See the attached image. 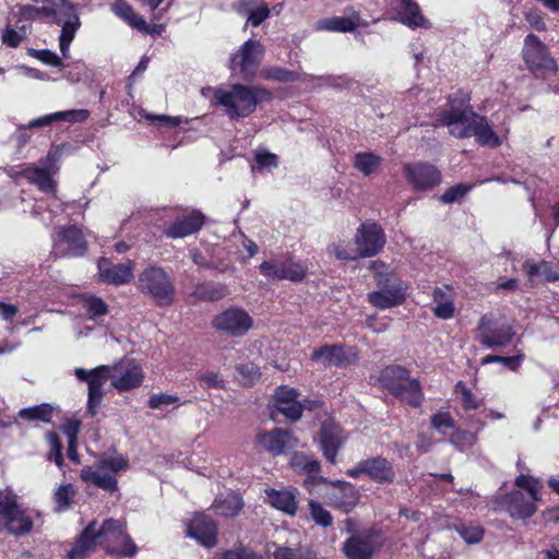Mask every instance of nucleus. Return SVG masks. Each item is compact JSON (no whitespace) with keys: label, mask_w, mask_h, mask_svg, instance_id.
Segmentation results:
<instances>
[{"label":"nucleus","mask_w":559,"mask_h":559,"mask_svg":"<svg viewBox=\"0 0 559 559\" xmlns=\"http://www.w3.org/2000/svg\"><path fill=\"white\" fill-rule=\"evenodd\" d=\"M438 121L448 128L452 136L459 139L474 136L478 144L489 147H497L502 143L487 119L473 111L466 94L460 93L450 97Z\"/></svg>","instance_id":"1"},{"label":"nucleus","mask_w":559,"mask_h":559,"mask_svg":"<svg viewBox=\"0 0 559 559\" xmlns=\"http://www.w3.org/2000/svg\"><path fill=\"white\" fill-rule=\"evenodd\" d=\"M103 547L107 552L131 557L136 552V546L126 533L121 521L108 519L102 524L91 522L81 533L73 547L68 551V559H85Z\"/></svg>","instance_id":"2"},{"label":"nucleus","mask_w":559,"mask_h":559,"mask_svg":"<svg viewBox=\"0 0 559 559\" xmlns=\"http://www.w3.org/2000/svg\"><path fill=\"white\" fill-rule=\"evenodd\" d=\"M203 97L211 104L221 107L230 120L242 119L254 112L260 99L267 95L264 90L242 84L212 87L201 90Z\"/></svg>","instance_id":"3"},{"label":"nucleus","mask_w":559,"mask_h":559,"mask_svg":"<svg viewBox=\"0 0 559 559\" xmlns=\"http://www.w3.org/2000/svg\"><path fill=\"white\" fill-rule=\"evenodd\" d=\"M376 288L368 293L367 300L373 307L385 310L401 306L407 296L408 285L382 261L370 263Z\"/></svg>","instance_id":"4"},{"label":"nucleus","mask_w":559,"mask_h":559,"mask_svg":"<svg viewBox=\"0 0 559 559\" xmlns=\"http://www.w3.org/2000/svg\"><path fill=\"white\" fill-rule=\"evenodd\" d=\"M379 382L392 395L414 407L419 406L424 399L419 381L411 378L408 370L402 366L385 367Z\"/></svg>","instance_id":"5"},{"label":"nucleus","mask_w":559,"mask_h":559,"mask_svg":"<svg viewBox=\"0 0 559 559\" xmlns=\"http://www.w3.org/2000/svg\"><path fill=\"white\" fill-rule=\"evenodd\" d=\"M519 490L506 496L502 506L515 519L531 518L535 511V503L540 499L542 484L531 476L521 475L515 479Z\"/></svg>","instance_id":"6"},{"label":"nucleus","mask_w":559,"mask_h":559,"mask_svg":"<svg viewBox=\"0 0 559 559\" xmlns=\"http://www.w3.org/2000/svg\"><path fill=\"white\" fill-rule=\"evenodd\" d=\"M128 459L117 452L104 453L96 466H85L81 471V478L84 483L94 485L108 491L117 489L116 474L128 468Z\"/></svg>","instance_id":"7"},{"label":"nucleus","mask_w":559,"mask_h":559,"mask_svg":"<svg viewBox=\"0 0 559 559\" xmlns=\"http://www.w3.org/2000/svg\"><path fill=\"white\" fill-rule=\"evenodd\" d=\"M46 20L62 26L59 36V48L63 58L70 56V45L80 26L74 7L67 0H48L46 2Z\"/></svg>","instance_id":"8"},{"label":"nucleus","mask_w":559,"mask_h":559,"mask_svg":"<svg viewBox=\"0 0 559 559\" xmlns=\"http://www.w3.org/2000/svg\"><path fill=\"white\" fill-rule=\"evenodd\" d=\"M138 288L157 306L167 307L175 300V286L170 276L159 266H147L138 278Z\"/></svg>","instance_id":"9"},{"label":"nucleus","mask_w":559,"mask_h":559,"mask_svg":"<svg viewBox=\"0 0 559 559\" xmlns=\"http://www.w3.org/2000/svg\"><path fill=\"white\" fill-rule=\"evenodd\" d=\"M522 58L527 70L538 79H546L558 71V63L548 47L534 34L525 37Z\"/></svg>","instance_id":"10"},{"label":"nucleus","mask_w":559,"mask_h":559,"mask_svg":"<svg viewBox=\"0 0 559 559\" xmlns=\"http://www.w3.org/2000/svg\"><path fill=\"white\" fill-rule=\"evenodd\" d=\"M59 159L57 150L49 151L44 167L29 165L23 167L21 170L10 169L8 175L10 178L16 180L20 177L25 178L29 183L38 187L39 190L46 193H53L56 191V182L52 179L51 168Z\"/></svg>","instance_id":"11"},{"label":"nucleus","mask_w":559,"mask_h":559,"mask_svg":"<svg viewBox=\"0 0 559 559\" xmlns=\"http://www.w3.org/2000/svg\"><path fill=\"white\" fill-rule=\"evenodd\" d=\"M74 374L88 385L87 412L94 416L103 400L104 385L111 381L110 366L103 365L91 370L75 368Z\"/></svg>","instance_id":"12"},{"label":"nucleus","mask_w":559,"mask_h":559,"mask_svg":"<svg viewBox=\"0 0 559 559\" xmlns=\"http://www.w3.org/2000/svg\"><path fill=\"white\" fill-rule=\"evenodd\" d=\"M212 326L224 335L241 337L252 329L253 319L245 309L229 307L213 318Z\"/></svg>","instance_id":"13"},{"label":"nucleus","mask_w":559,"mask_h":559,"mask_svg":"<svg viewBox=\"0 0 559 559\" xmlns=\"http://www.w3.org/2000/svg\"><path fill=\"white\" fill-rule=\"evenodd\" d=\"M263 47L258 40L245 41L237 52L230 57V69L239 72L243 80H251L260 66Z\"/></svg>","instance_id":"14"},{"label":"nucleus","mask_w":559,"mask_h":559,"mask_svg":"<svg viewBox=\"0 0 559 559\" xmlns=\"http://www.w3.org/2000/svg\"><path fill=\"white\" fill-rule=\"evenodd\" d=\"M260 273L270 282H300L306 276V266L293 259H271L259 265Z\"/></svg>","instance_id":"15"},{"label":"nucleus","mask_w":559,"mask_h":559,"mask_svg":"<svg viewBox=\"0 0 559 559\" xmlns=\"http://www.w3.org/2000/svg\"><path fill=\"white\" fill-rule=\"evenodd\" d=\"M385 235L380 225L367 221L362 223L355 234V243L361 258H370L380 252L385 245Z\"/></svg>","instance_id":"16"},{"label":"nucleus","mask_w":559,"mask_h":559,"mask_svg":"<svg viewBox=\"0 0 559 559\" xmlns=\"http://www.w3.org/2000/svg\"><path fill=\"white\" fill-rule=\"evenodd\" d=\"M346 441V433L334 420L329 419L322 423L319 444L326 461L335 463L337 453Z\"/></svg>","instance_id":"17"},{"label":"nucleus","mask_w":559,"mask_h":559,"mask_svg":"<svg viewBox=\"0 0 559 559\" xmlns=\"http://www.w3.org/2000/svg\"><path fill=\"white\" fill-rule=\"evenodd\" d=\"M86 250V241L76 227L60 229L53 238V253L57 257H78Z\"/></svg>","instance_id":"18"},{"label":"nucleus","mask_w":559,"mask_h":559,"mask_svg":"<svg viewBox=\"0 0 559 559\" xmlns=\"http://www.w3.org/2000/svg\"><path fill=\"white\" fill-rule=\"evenodd\" d=\"M111 385L118 391H128L139 386L143 380L141 367L132 360H122L110 366Z\"/></svg>","instance_id":"19"},{"label":"nucleus","mask_w":559,"mask_h":559,"mask_svg":"<svg viewBox=\"0 0 559 559\" xmlns=\"http://www.w3.org/2000/svg\"><path fill=\"white\" fill-rule=\"evenodd\" d=\"M97 267L100 282L108 285L120 286L129 283L133 278L135 263L128 260L124 263L114 264L110 260L102 258L97 263Z\"/></svg>","instance_id":"20"},{"label":"nucleus","mask_w":559,"mask_h":559,"mask_svg":"<svg viewBox=\"0 0 559 559\" xmlns=\"http://www.w3.org/2000/svg\"><path fill=\"white\" fill-rule=\"evenodd\" d=\"M347 559H370L376 549V534L371 530H362L353 534L343 544Z\"/></svg>","instance_id":"21"},{"label":"nucleus","mask_w":559,"mask_h":559,"mask_svg":"<svg viewBox=\"0 0 559 559\" xmlns=\"http://www.w3.org/2000/svg\"><path fill=\"white\" fill-rule=\"evenodd\" d=\"M404 174L407 181L416 190L430 189L441 181L440 171L430 164H407L404 166Z\"/></svg>","instance_id":"22"},{"label":"nucleus","mask_w":559,"mask_h":559,"mask_svg":"<svg viewBox=\"0 0 559 559\" xmlns=\"http://www.w3.org/2000/svg\"><path fill=\"white\" fill-rule=\"evenodd\" d=\"M311 359L324 367L345 366L357 360L356 352H346L341 345H324L314 349Z\"/></svg>","instance_id":"23"},{"label":"nucleus","mask_w":559,"mask_h":559,"mask_svg":"<svg viewBox=\"0 0 559 559\" xmlns=\"http://www.w3.org/2000/svg\"><path fill=\"white\" fill-rule=\"evenodd\" d=\"M187 534L197 539L201 545L211 548L217 543L216 523L203 513H198L188 525Z\"/></svg>","instance_id":"24"},{"label":"nucleus","mask_w":559,"mask_h":559,"mask_svg":"<svg viewBox=\"0 0 559 559\" xmlns=\"http://www.w3.org/2000/svg\"><path fill=\"white\" fill-rule=\"evenodd\" d=\"M480 343L488 347H502L510 343L514 332L508 324L492 326L487 317H483L479 323Z\"/></svg>","instance_id":"25"},{"label":"nucleus","mask_w":559,"mask_h":559,"mask_svg":"<svg viewBox=\"0 0 559 559\" xmlns=\"http://www.w3.org/2000/svg\"><path fill=\"white\" fill-rule=\"evenodd\" d=\"M258 443L272 455H280L297 445V439L287 430L274 429L258 435Z\"/></svg>","instance_id":"26"},{"label":"nucleus","mask_w":559,"mask_h":559,"mask_svg":"<svg viewBox=\"0 0 559 559\" xmlns=\"http://www.w3.org/2000/svg\"><path fill=\"white\" fill-rule=\"evenodd\" d=\"M334 489L328 495L329 503L342 510L345 513L350 512L359 501V492L352 484L347 481L330 483Z\"/></svg>","instance_id":"27"},{"label":"nucleus","mask_w":559,"mask_h":559,"mask_svg":"<svg viewBox=\"0 0 559 559\" xmlns=\"http://www.w3.org/2000/svg\"><path fill=\"white\" fill-rule=\"evenodd\" d=\"M391 5L397 14V19L411 28L429 27V22L420 12L419 5L414 0H391Z\"/></svg>","instance_id":"28"},{"label":"nucleus","mask_w":559,"mask_h":559,"mask_svg":"<svg viewBox=\"0 0 559 559\" xmlns=\"http://www.w3.org/2000/svg\"><path fill=\"white\" fill-rule=\"evenodd\" d=\"M204 224V216L199 211H192L188 215L178 217L165 230L168 238H183L201 229Z\"/></svg>","instance_id":"29"},{"label":"nucleus","mask_w":559,"mask_h":559,"mask_svg":"<svg viewBox=\"0 0 559 559\" xmlns=\"http://www.w3.org/2000/svg\"><path fill=\"white\" fill-rule=\"evenodd\" d=\"M523 272L528 277V282L534 286L537 282H555L559 280V270H554L547 261L525 260Z\"/></svg>","instance_id":"30"},{"label":"nucleus","mask_w":559,"mask_h":559,"mask_svg":"<svg viewBox=\"0 0 559 559\" xmlns=\"http://www.w3.org/2000/svg\"><path fill=\"white\" fill-rule=\"evenodd\" d=\"M267 502L275 509L281 510L289 515H295L297 511V490H275L265 489Z\"/></svg>","instance_id":"31"},{"label":"nucleus","mask_w":559,"mask_h":559,"mask_svg":"<svg viewBox=\"0 0 559 559\" xmlns=\"http://www.w3.org/2000/svg\"><path fill=\"white\" fill-rule=\"evenodd\" d=\"M359 26V17L358 15L353 16H331L319 20L316 23L314 28L317 31L324 32H338V33H349L353 32Z\"/></svg>","instance_id":"32"},{"label":"nucleus","mask_w":559,"mask_h":559,"mask_svg":"<svg viewBox=\"0 0 559 559\" xmlns=\"http://www.w3.org/2000/svg\"><path fill=\"white\" fill-rule=\"evenodd\" d=\"M366 475L378 483L393 481L395 474L388 460L377 456L365 460Z\"/></svg>","instance_id":"33"},{"label":"nucleus","mask_w":559,"mask_h":559,"mask_svg":"<svg viewBox=\"0 0 559 559\" xmlns=\"http://www.w3.org/2000/svg\"><path fill=\"white\" fill-rule=\"evenodd\" d=\"M112 12L128 23L131 27L140 32H148V25L145 20L140 16L133 8L124 0H117L111 4Z\"/></svg>","instance_id":"34"},{"label":"nucleus","mask_w":559,"mask_h":559,"mask_svg":"<svg viewBox=\"0 0 559 559\" xmlns=\"http://www.w3.org/2000/svg\"><path fill=\"white\" fill-rule=\"evenodd\" d=\"M433 300L436 307L433 313L443 320L451 319L454 314V305L452 299V289L448 286L438 287L433 290Z\"/></svg>","instance_id":"35"},{"label":"nucleus","mask_w":559,"mask_h":559,"mask_svg":"<svg viewBox=\"0 0 559 559\" xmlns=\"http://www.w3.org/2000/svg\"><path fill=\"white\" fill-rule=\"evenodd\" d=\"M2 521L7 530L14 535L26 534L33 527L31 518L17 506Z\"/></svg>","instance_id":"36"},{"label":"nucleus","mask_w":559,"mask_h":559,"mask_svg":"<svg viewBox=\"0 0 559 559\" xmlns=\"http://www.w3.org/2000/svg\"><path fill=\"white\" fill-rule=\"evenodd\" d=\"M212 507L217 515L235 516L242 509L243 502L237 492L229 491L216 499Z\"/></svg>","instance_id":"37"},{"label":"nucleus","mask_w":559,"mask_h":559,"mask_svg":"<svg viewBox=\"0 0 559 559\" xmlns=\"http://www.w3.org/2000/svg\"><path fill=\"white\" fill-rule=\"evenodd\" d=\"M328 253L337 260L355 261L361 258L357 245L349 240H338L328 247Z\"/></svg>","instance_id":"38"},{"label":"nucleus","mask_w":559,"mask_h":559,"mask_svg":"<svg viewBox=\"0 0 559 559\" xmlns=\"http://www.w3.org/2000/svg\"><path fill=\"white\" fill-rule=\"evenodd\" d=\"M382 157L372 152H359L354 156V167L364 176H371L378 171Z\"/></svg>","instance_id":"39"},{"label":"nucleus","mask_w":559,"mask_h":559,"mask_svg":"<svg viewBox=\"0 0 559 559\" xmlns=\"http://www.w3.org/2000/svg\"><path fill=\"white\" fill-rule=\"evenodd\" d=\"M76 490L71 484H61L55 488L52 500L55 503L53 510L56 512H64L72 506Z\"/></svg>","instance_id":"40"},{"label":"nucleus","mask_w":559,"mask_h":559,"mask_svg":"<svg viewBox=\"0 0 559 559\" xmlns=\"http://www.w3.org/2000/svg\"><path fill=\"white\" fill-rule=\"evenodd\" d=\"M227 294V288L222 284L204 283L199 284L192 296L199 300L215 301L224 298Z\"/></svg>","instance_id":"41"},{"label":"nucleus","mask_w":559,"mask_h":559,"mask_svg":"<svg viewBox=\"0 0 559 559\" xmlns=\"http://www.w3.org/2000/svg\"><path fill=\"white\" fill-rule=\"evenodd\" d=\"M49 9L46 8V3L40 7L34 5H14L11 10V16L16 20V22L24 21H35L46 19V11Z\"/></svg>","instance_id":"42"},{"label":"nucleus","mask_w":559,"mask_h":559,"mask_svg":"<svg viewBox=\"0 0 559 559\" xmlns=\"http://www.w3.org/2000/svg\"><path fill=\"white\" fill-rule=\"evenodd\" d=\"M455 532L466 544H477L484 537V530L480 525L472 522H460L453 526Z\"/></svg>","instance_id":"43"},{"label":"nucleus","mask_w":559,"mask_h":559,"mask_svg":"<svg viewBox=\"0 0 559 559\" xmlns=\"http://www.w3.org/2000/svg\"><path fill=\"white\" fill-rule=\"evenodd\" d=\"M52 407L48 404H41L33 407L22 408L19 417L26 420H40L48 423L51 419Z\"/></svg>","instance_id":"44"},{"label":"nucleus","mask_w":559,"mask_h":559,"mask_svg":"<svg viewBox=\"0 0 559 559\" xmlns=\"http://www.w3.org/2000/svg\"><path fill=\"white\" fill-rule=\"evenodd\" d=\"M290 465L298 472L318 473L320 471V463L312 455L305 453H295L292 456Z\"/></svg>","instance_id":"45"},{"label":"nucleus","mask_w":559,"mask_h":559,"mask_svg":"<svg viewBox=\"0 0 559 559\" xmlns=\"http://www.w3.org/2000/svg\"><path fill=\"white\" fill-rule=\"evenodd\" d=\"M310 518L312 521L321 527H330L333 524V516L322 504L316 500L308 502Z\"/></svg>","instance_id":"46"},{"label":"nucleus","mask_w":559,"mask_h":559,"mask_svg":"<svg viewBox=\"0 0 559 559\" xmlns=\"http://www.w3.org/2000/svg\"><path fill=\"white\" fill-rule=\"evenodd\" d=\"M274 559H317L316 555L309 549H293L285 546H278L276 544H274Z\"/></svg>","instance_id":"47"},{"label":"nucleus","mask_w":559,"mask_h":559,"mask_svg":"<svg viewBox=\"0 0 559 559\" xmlns=\"http://www.w3.org/2000/svg\"><path fill=\"white\" fill-rule=\"evenodd\" d=\"M476 441L477 435L466 430H455L450 437V442L460 451L472 448Z\"/></svg>","instance_id":"48"},{"label":"nucleus","mask_w":559,"mask_h":559,"mask_svg":"<svg viewBox=\"0 0 559 559\" xmlns=\"http://www.w3.org/2000/svg\"><path fill=\"white\" fill-rule=\"evenodd\" d=\"M56 121H66L69 123L84 122L90 117L87 109H70L64 111L53 112Z\"/></svg>","instance_id":"49"},{"label":"nucleus","mask_w":559,"mask_h":559,"mask_svg":"<svg viewBox=\"0 0 559 559\" xmlns=\"http://www.w3.org/2000/svg\"><path fill=\"white\" fill-rule=\"evenodd\" d=\"M257 168L260 170H271L278 165V157L264 148H259L254 154Z\"/></svg>","instance_id":"50"},{"label":"nucleus","mask_w":559,"mask_h":559,"mask_svg":"<svg viewBox=\"0 0 559 559\" xmlns=\"http://www.w3.org/2000/svg\"><path fill=\"white\" fill-rule=\"evenodd\" d=\"M275 406L280 413L290 420H298L305 407L297 400H292L290 402H277L275 403Z\"/></svg>","instance_id":"51"},{"label":"nucleus","mask_w":559,"mask_h":559,"mask_svg":"<svg viewBox=\"0 0 559 559\" xmlns=\"http://www.w3.org/2000/svg\"><path fill=\"white\" fill-rule=\"evenodd\" d=\"M26 36L25 26H21L19 31L7 26L1 33L2 43L11 48H16Z\"/></svg>","instance_id":"52"},{"label":"nucleus","mask_w":559,"mask_h":559,"mask_svg":"<svg viewBox=\"0 0 559 559\" xmlns=\"http://www.w3.org/2000/svg\"><path fill=\"white\" fill-rule=\"evenodd\" d=\"M47 215H41V221L45 225H49L53 222L55 216L64 211V204L62 201L53 193L47 199Z\"/></svg>","instance_id":"53"},{"label":"nucleus","mask_w":559,"mask_h":559,"mask_svg":"<svg viewBox=\"0 0 559 559\" xmlns=\"http://www.w3.org/2000/svg\"><path fill=\"white\" fill-rule=\"evenodd\" d=\"M214 559H262L252 549L239 546L234 549L226 550L219 557Z\"/></svg>","instance_id":"54"},{"label":"nucleus","mask_w":559,"mask_h":559,"mask_svg":"<svg viewBox=\"0 0 559 559\" xmlns=\"http://www.w3.org/2000/svg\"><path fill=\"white\" fill-rule=\"evenodd\" d=\"M237 371L240 381L247 385L253 384L260 378L259 368L252 362L240 365Z\"/></svg>","instance_id":"55"},{"label":"nucleus","mask_w":559,"mask_h":559,"mask_svg":"<svg viewBox=\"0 0 559 559\" xmlns=\"http://www.w3.org/2000/svg\"><path fill=\"white\" fill-rule=\"evenodd\" d=\"M17 506L16 496L11 489L0 491V518L3 520Z\"/></svg>","instance_id":"56"},{"label":"nucleus","mask_w":559,"mask_h":559,"mask_svg":"<svg viewBox=\"0 0 559 559\" xmlns=\"http://www.w3.org/2000/svg\"><path fill=\"white\" fill-rule=\"evenodd\" d=\"M79 432V424L73 423L67 427L68 436V456L71 461L79 463V455L76 453V435Z\"/></svg>","instance_id":"57"},{"label":"nucleus","mask_w":559,"mask_h":559,"mask_svg":"<svg viewBox=\"0 0 559 559\" xmlns=\"http://www.w3.org/2000/svg\"><path fill=\"white\" fill-rule=\"evenodd\" d=\"M431 425L442 435H447L454 427V420L449 413H438L431 417Z\"/></svg>","instance_id":"58"},{"label":"nucleus","mask_w":559,"mask_h":559,"mask_svg":"<svg viewBox=\"0 0 559 559\" xmlns=\"http://www.w3.org/2000/svg\"><path fill=\"white\" fill-rule=\"evenodd\" d=\"M270 15V9L265 3H260L253 9L249 10L247 23L252 26H259Z\"/></svg>","instance_id":"59"},{"label":"nucleus","mask_w":559,"mask_h":559,"mask_svg":"<svg viewBox=\"0 0 559 559\" xmlns=\"http://www.w3.org/2000/svg\"><path fill=\"white\" fill-rule=\"evenodd\" d=\"M84 307L94 317H99L107 313V305L103 299L96 296H86L84 298Z\"/></svg>","instance_id":"60"},{"label":"nucleus","mask_w":559,"mask_h":559,"mask_svg":"<svg viewBox=\"0 0 559 559\" xmlns=\"http://www.w3.org/2000/svg\"><path fill=\"white\" fill-rule=\"evenodd\" d=\"M471 190V187L464 186L462 183L454 185L445 190V192L441 195V201L443 203H453L461 198H463L468 191Z\"/></svg>","instance_id":"61"},{"label":"nucleus","mask_w":559,"mask_h":559,"mask_svg":"<svg viewBox=\"0 0 559 559\" xmlns=\"http://www.w3.org/2000/svg\"><path fill=\"white\" fill-rule=\"evenodd\" d=\"M177 402L178 397L176 395L160 393L152 395L147 404L152 409H164L165 407L176 404Z\"/></svg>","instance_id":"62"},{"label":"nucleus","mask_w":559,"mask_h":559,"mask_svg":"<svg viewBox=\"0 0 559 559\" xmlns=\"http://www.w3.org/2000/svg\"><path fill=\"white\" fill-rule=\"evenodd\" d=\"M199 380L201 385L205 389H218L222 388L224 383L219 374L214 371H205L201 373Z\"/></svg>","instance_id":"63"},{"label":"nucleus","mask_w":559,"mask_h":559,"mask_svg":"<svg viewBox=\"0 0 559 559\" xmlns=\"http://www.w3.org/2000/svg\"><path fill=\"white\" fill-rule=\"evenodd\" d=\"M34 56L41 62L52 67H63L61 58L51 50H35Z\"/></svg>","instance_id":"64"}]
</instances>
